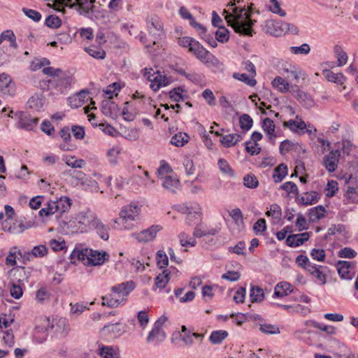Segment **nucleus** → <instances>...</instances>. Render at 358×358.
Returning a JSON list of instances; mask_svg holds the SVG:
<instances>
[{"label":"nucleus","instance_id":"1","mask_svg":"<svg viewBox=\"0 0 358 358\" xmlns=\"http://www.w3.org/2000/svg\"><path fill=\"white\" fill-rule=\"evenodd\" d=\"M227 6L229 9L224 10L223 15L228 26L240 35L252 36L255 22L251 18L253 4L250 3L248 7L245 5L236 6V0H230Z\"/></svg>","mask_w":358,"mask_h":358},{"label":"nucleus","instance_id":"2","mask_svg":"<svg viewBox=\"0 0 358 358\" xmlns=\"http://www.w3.org/2000/svg\"><path fill=\"white\" fill-rule=\"evenodd\" d=\"M136 285L132 280L126 281L111 287V293L101 296L103 306L115 308L127 300L126 297L134 289Z\"/></svg>","mask_w":358,"mask_h":358},{"label":"nucleus","instance_id":"3","mask_svg":"<svg viewBox=\"0 0 358 358\" xmlns=\"http://www.w3.org/2000/svg\"><path fill=\"white\" fill-rule=\"evenodd\" d=\"M178 43L180 46L187 48L189 52L194 54L201 60H206L213 57L198 41L189 36H183L178 38Z\"/></svg>","mask_w":358,"mask_h":358},{"label":"nucleus","instance_id":"4","mask_svg":"<svg viewBox=\"0 0 358 358\" xmlns=\"http://www.w3.org/2000/svg\"><path fill=\"white\" fill-rule=\"evenodd\" d=\"M77 220L80 223L84 225L91 224L96 230L100 238L106 241L109 238L110 227L108 225L103 224L99 219L94 217L91 211L81 213L78 215Z\"/></svg>","mask_w":358,"mask_h":358},{"label":"nucleus","instance_id":"5","mask_svg":"<svg viewBox=\"0 0 358 358\" xmlns=\"http://www.w3.org/2000/svg\"><path fill=\"white\" fill-rule=\"evenodd\" d=\"M95 0H55L60 7H78L80 14L90 15L94 12Z\"/></svg>","mask_w":358,"mask_h":358},{"label":"nucleus","instance_id":"6","mask_svg":"<svg viewBox=\"0 0 358 358\" xmlns=\"http://www.w3.org/2000/svg\"><path fill=\"white\" fill-rule=\"evenodd\" d=\"M143 76L150 82V87L155 92L170 83L167 76L162 74L159 70L154 71V69H145Z\"/></svg>","mask_w":358,"mask_h":358},{"label":"nucleus","instance_id":"7","mask_svg":"<svg viewBox=\"0 0 358 358\" xmlns=\"http://www.w3.org/2000/svg\"><path fill=\"white\" fill-rule=\"evenodd\" d=\"M44 75L53 79L58 86L68 87L73 81V76L69 71L63 72L61 69H42Z\"/></svg>","mask_w":358,"mask_h":358},{"label":"nucleus","instance_id":"8","mask_svg":"<svg viewBox=\"0 0 358 358\" xmlns=\"http://www.w3.org/2000/svg\"><path fill=\"white\" fill-rule=\"evenodd\" d=\"M148 31L154 38L153 45H157L156 40L164 36L163 26L157 16L148 17L146 19Z\"/></svg>","mask_w":358,"mask_h":358},{"label":"nucleus","instance_id":"9","mask_svg":"<svg viewBox=\"0 0 358 358\" xmlns=\"http://www.w3.org/2000/svg\"><path fill=\"white\" fill-rule=\"evenodd\" d=\"M355 262L338 261L336 265L339 276L344 280H352L355 275Z\"/></svg>","mask_w":358,"mask_h":358},{"label":"nucleus","instance_id":"10","mask_svg":"<svg viewBox=\"0 0 358 358\" xmlns=\"http://www.w3.org/2000/svg\"><path fill=\"white\" fill-rule=\"evenodd\" d=\"M285 22L281 20H268L265 22L264 31L266 33L275 36L285 34Z\"/></svg>","mask_w":358,"mask_h":358},{"label":"nucleus","instance_id":"11","mask_svg":"<svg viewBox=\"0 0 358 358\" xmlns=\"http://www.w3.org/2000/svg\"><path fill=\"white\" fill-rule=\"evenodd\" d=\"M292 96L306 108H311L315 103L310 94L302 91L297 85H294L291 88Z\"/></svg>","mask_w":358,"mask_h":358},{"label":"nucleus","instance_id":"12","mask_svg":"<svg viewBox=\"0 0 358 358\" xmlns=\"http://www.w3.org/2000/svg\"><path fill=\"white\" fill-rule=\"evenodd\" d=\"M162 229V227L161 225L154 224L138 234H134V236L140 243H147L153 241L156 238L157 232Z\"/></svg>","mask_w":358,"mask_h":358},{"label":"nucleus","instance_id":"13","mask_svg":"<svg viewBox=\"0 0 358 358\" xmlns=\"http://www.w3.org/2000/svg\"><path fill=\"white\" fill-rule=\"evenodd\" d=\"M343 189L345 191L344 203H358V185L352 184L351 180H346Z\"/></svg>","mask_w":358,"mask_h":358},{"label":"nucleus","instance_id":"14","mask_svg":"<svg viewBox=\"0 0 358 358\" xmlns=\"http://www.w3.org/2000/svg\"><path fill=\"white\" fill-rule=\"evenodd\" d=\"M10 275L13 282L24 285L27 282L31 272L24 266H16L10 271Z\"/></svg>","mask_w":358,"mask_h":358},{"label":"nucleus","instance_id":"15","mask_svg":"<svg viewBox=\"0 0 358 358\" xmlns=\"http://www.w3.org/2000/svg\"><path fill=\"white\" fill-rule=\"evenodd\" d=\"M0 89L4 94L14 96L15 93V83L6 73H0Z\"/></svg>","mask_w":358,"mask_h":358},{"label":"nucleus","instance_id":"16","mask_svg":"<svg viewBox=\"0 0 358 358\" xmlns=\"http://www.w3.org/2000/svg\"><path fill=\"white\" fill-rule=\"evenodd\" d=\"M19 118V127L27 131L33 130L38 122V117H32L25 112H21Z\"/></svg>","mask_w":358,"mask_h":358},{"label":"nucleus","instance_id":"17","mask_svg":"<svg viewBox=\"0 0 358 358\" xmlns=\"http://www.w3.org/2000/svg\"><path fill=\"white\" fill-rule=\"evenodd\" d=\"M52 201L57 219H59L64 213L69 211L71 206V200L67 196H62L59 199Z\"/></svg>","mask_w":358,"mask_h":358},{"label":"nucleus","instance_id":"18","mask_svg":"<svg viewBox=\"0 0 358 358\" xmlns=\"http://www.w3.org/2000/svg\"><path fill=\"white\" fill-rule=\"evenodd\" d=\"M341 152L338 150L331 151L324 157V166L329 172H334L338 166Z\"/></svg>","mask_w":358,"mask_h":358},{"label":"nucleus","instance_id":"19","mask_svg":"<svg viewBox=\"0 0 358 358\" xmlns=\"http://www.w3.org/2000/svg\"><path fill=\"white\" fill-rule=\"evenodd\" d=\"M140 208L136 205H127L124 206L120 213V220L125 222L128 220H134L138 216Z\"/></svg>","mask_w":358,"mask_h":358},{"label":"nucleus","instance_id":"20","mask_svg":"<svg viewBox=\"0 0 358 358\" xmlns=\"http://www.w3.org/2000/svg\"><path fill=\"white\" fill-rule=\"evenodd\" d=\"M101 111L105 116L115 118L119 114V108L112 100L105 99L101 101Z\"/></svg>","mask_w":358,"mask_h":358},{"label":"nucleus","instance_id":"21","mask_svg":"<svg viewBox=\"0 0 358 358\" xmlns=\"http://www.w3.org/2000/svg\"><path fill=\"white\" fill-rule=\"evenodd\" d=\"M320 199V194L315 192H306L303 195H298L296 201L304 206L313 205L318 201Z\"/></svg>","mask_w":358,"mask_h":358},{"label":"nucleus","instance_id":"22","mask_svg":"<svg viewBox=\"0 0 358 358\" xmlns=\"http://www.w3.org/2000/svg\"><path fill=\"white\" fill-rule=\"evenodd\" d=\"M44 103V96L41 94H34L29 99L27 106L33 110L40 111L43 108Z\"/></svg>","mask_w":358,"mask_h":358},{"label":"nucleus","instance_id":"23","mask_svg":"<svg viewBox=\"0 0 358 358\" xmlns=\"http://www.w3.org/2000/svg\"><path fill=\"white\" fill-rule=\"evenodd\" d=\"M109 259V255L103 251L99 252L98 250H92L90 255V262L94 266L102 265L106 261Z\"/></svg>","mask_w":358,"mask_h":358},{"label":"nucleus","instance_id":"24","mask_svg":"<svg viewBox=\"0 0 358 358\" xmlns=\"http://www.w3.org/2000/svg\"><path fill=\"white\" fill-rule=\"evenodd\" d=\"M293 292L294 290L292 289L290 283L287 282H280L275 287L273 296L278 298H281Z\"/></svg>","mask_w":358,"mask_h":358},{"label":"nucleus","instance_id":"25","mask_svg":"<svg viewBox=\"0 0 358 358\" xmlns=\"http://www.w3.org/2000/svg\"><path fill=\"white\" fill-rule=\"evenodd\" d=\"M91 252H92V249L85 248V249L80 250L78 248H75L72 251V252L70 255L71 262L74 263V262L73 260L75 259H77L78 260H80L82 262L87 260V264H90V255Z\"/></svg>","mask_w":358,"mask_h":358},{"label":"nucleus","instance_id":"26","mask_svg":"<svg viewBox=\"0 0 358 358\" xmlns=\"http://www.w3.org/2000/svg\"><path fill=\"white\" fill-rule=\"evenodd\" d=\"M87 90H83L77 93L74 96L69 97L68 101L71 108H77L83 106L85 99L88 95Z\"/></svg>","mask_w":358,"mask_h":358},{"label":"nucleus","instance_id":"27","mask_svg":"<svg viewBox=\"0 0 358 358\" xmlns=\"http://www.w3.org/2000/svg\"><path fill=\"white\" fill-rule=\"evenodd\" d=\"M242 139V135L239 134H230L222 136L220 138L221 144L225 148L234 146Z\"/></svg>","mask_w":358,"mask_h":358},{"label":"nucleus","instance_id":"28","mask_svg":"<svg viewBox=\"0 0 358 358\" xmlns=\"http://www.w3.org/2000/svg\"><path fill=\"white\" fill-rule=\"evenodd\" d=\"M326 209L322 206L319 205L309 210L308 217L310 222H315L325 217Z\"/></svg>","mask_w":358,"mask_h":358},{"label":"nucleus","instance_id":"29","mask_svg":"<svg viewBox=\"0 0 358 358\" xmlns=\"http://www.w3.org/2000/svg\"><path fill=\"white\" fill-rule=\"evenodd\" d=\"M162 186L171 193H176L179 188V180L173 176H166L163 178Z\"/></svg>","mask_w":358,"mask_h":358},{"label":"nucleus","instance_id":"30","mask_svg":"<svg viewBox=\"0 0 358 358\" xmlns=\"http://www.w3.org/2000/svg\"><path fill=\"white\" fill-rule=\"evenodd\" d=\"M183 92H187L182 87H178L172 89L169 94L173 101L178 103L189 99V96L187 94H183Z\"/></svg>","mask_w":358,"mask_h":358},{"label":"nucleus","instance_id":"31","mask_svg":"<svg viewBox=\"0 0 358 358\" xmlns=\"http://www.w3.org/2000/svg\"><path fill=\"white\" fill-rule=\"evenodd\" d=\"M86 52L96 59H103L106 57V52L101 45H91L85 48Z\"/></svg>","mask_w":358,"mask_h":358},{"label":"nucleus","instance_id":"32","mask_svg":"<svg viewBox=\"0 0 358 358\" xmlns=\"http://www.w3.org/2000/svg\"><path fill=\"white\" fill-rule=\"evenodd\" d=\"M324 76L331 82H334L338 84L343 83L345 80L344 76L341 73H334L331 69H325L323 70Z\"/></svg>","mask_w":358,"mask_h":358},{"label":"nucleus","instance_id":"33","mask_svg":"<svg viewBox=\"0 0 358 358\" xmlns=\"http://www.w3.org/2000/svg\"><path fill=\"white\" fill-rule=\"evenodd\" d=\"M306 326H312L321 331L326 332L329 335H333L336 334V328L333 326L325 325L322 323H319L314 320H308L305 322Z\"/></svg>","mask_w":358,"mask_h":358},{"label":"nucleus","instance_id":"34","mask_svg":"<svg viewBox=\"0 0 358 358\" xmlns=\"http://www.w3.org/2000/svg\"><path fill=\"white\" fill-rule=\"evenodd\" d=\"M171 271L165 269L155 278V285L159 289H163L166 287L170 280V274Z\"/></svg>","mask_w":358,"mask_h":358},{"label":"nucleus","instance_id":"35","mask_svg":"<svg viewBox=\"0 0 358 358\" xmlns=\"http://www.w3.org/2000/svg\"><path fill=\"white\" fill-rule=\"evenodd\" d=\"M287 78L291 81L299 83L300 80H303L306 78L305 73L301 69H294V70H289L286 69Z\"/></svg>","mask_w":358,"mask_h":358},{"label":"nucleus","instance_id":"36","mask_svg":"<svg viewBox=\"0 0 358 358\" xmlns=\"http://www.w3.org/2000/svg\"><path fill=\"white\" fill-rule=\"evenodd\" d=\"M272 85L281 93H285L289 90V83L282 77L277 76L272 81Z\"/></svg>","mask_w":358,"mask_h":358},{"label":"nucleus","instance_id":"37","mask_svg":"<svg viewBox=\"0 0 358 358\" xmlns=\"http://www.w3.org/2000/svg\"><path fill=\"white\" fill-rule=\"evenodd\" d=\"M48 248L43 245L34 246L30 252H27V259H30V257H43L48 254Z\"/></svg>","mask_w":358,"mask_h":358},{"label":"nucleus","instance_id":"38","mask_svg":"<svg viewBox=\"0 0 358 358\" xmlns=\"http://www.w3.org/2000/svg\"><path fill=\"white\" fill-rule=\"evenodd\" d=\"M285 127L289 128L293 132H297L299 130H304L306 128V124L304 121L300 120L299 122L294 120H289L283 123Z\"/></svg>","mask_w":358,"mask_h":358},{"label":"nucleus","instance_id":"39","mask_svg":"<svg viewBox=\"0 0 358 358\" xmlns=\"http://www.w3.org/2000/svg\"><path fill=\"white\" fill-rule=\"evenodd\" d=\"M218 232L216 229H210L209 230L204 229L201 224H197L194 228L193 235L196 238H201L207 235H215Z\"/></svg>","mask_w":358,"mask_h":358},{"label":"nucleus","instance_id":"40","mask_svg":"<svg viewBox=\"0 0 358 358\" xmlns=\"http://www.w3.org/2000/svg\"><path fill=\"white\" fill-rule=\"evenodd\" d=\"M189 136L185 133H178L172 136L171 143L177 147H182L189 141Z\"/></svg>","mask_w":358,"mask_h":358},{"label":"nucleus","instance_id":"41","mask_svg":"<svg viewBox=\"0 0 358 358\" xmlns=\"http://www.w3.org/2000/svg\"><path fill=\"white\" fill-rule=\"evenodd\" d=\"M287 174V166L284 164H280L274 169L273 178L275 182H280L283 180Z\"/></svg>","mask_w":358,"mask_h":358},{"label":"nucleus","instance_id":"42","mask_svg":"<svg viewBox=\"0 0 358 358\" xmlns=\"http://www.w3.org/2000/svg\"><path fill=\"white\" fill-rule=\"evenodd\" d=\"M252 303L261 302L264 299V293L262 288L259 287H252L250 294Z\"/></svg>","mask_w":358,"mask_h":358},{"label":"nucleus","instance_id":"43","mask_svg":"<svg viewBox=\"0 0 358 358\" xmlns=\"http://www.w3.org/2000/svg\"><path fill=\"white\" fill-rule=\"evenodd\" d=\"M275 124L273 121L266 117L263 120V124L262 128L264 131L269 136V138H275L276 137V135L275 134Z\"/></svg>","mask_w":358,"mask_h":358},{"label":"nucleus","instance_id":"44","mask_svg":"<svg viewBox=\"0 0 358 358\" xmlns=\"http://www.w3.org/2000/svg\"><path fill=\"white\" fill-rule=\"evenodd\" d=\"M45 25L51 29H58L62 27V20L56 15H48L45 20Z\"/></svg>","mask_w":358,"mask_h":358},{"label":"nucleus","instance_id":"45","mask_svg":"<svg viewBox=\"0 0 358 358\" xmlns=\"http://www.w3.org/2000/svg\"><path fill=\"white\" fill-rule=\"evenodd\" d=\"M215 40L224 43L229 41V31L224 27H219L218 30L215 32Z\"/></svg>","mask_w":358,"mask_h":358},{"label":"nucleus","instance_id":"46","mask_svg":"<svg viewBox=\"0 0 358 358\" xmlns=\"http://www.w3.org/2000/svg\"><path fill=\"white\" fill-rule=\"evenodd\" d=\"M334 53L337 58L338 66H344L347 63V61H348L347 53L339 45L334 46Z\"/></svg>","mask_w":358,"mask_h":358},{"label":"nucleus","instance_id":"47","mask_svg":"<svg viewBox=\"0 0 358 358\" xmlns=\"http://www.w3.org/2000/svg\"><path fill=\"white\" fill-rule=\"evenodd\" d=\"M227 336L228 333L226 331H215L211 333L209 340L213 344H220L227 338Z\"/></svg>","mask_w":358,"mask_h":358},{"label":"nucleus","instance_id":"48","mask_svg":"<svg viewBox=\"0 0 358 358\" xmlns=\"http://www.w3.org/2000/svg\"><path fill=\"white\" fill-rule=\"evenodd\" d=\"M166 337V335L165 332L162 330V329H152L150 333L148 334V336L147 337V342L150 343L155 339H157L159 341H162L165 339Z\"/></svg>","mask_w":358,"mask_h":358},{"label":"nucleus","instance_id":"49","mask_svg":"<svg viewBox=\"0 0 358 358\" xmlns=\"http://www.w3.org/2000/svg\"><path fill=\"white\" fill-rule=\"evenodd\" d=\"M99 354L104 358H120V354L111 346H102Z\"/></svg>","mask_w":358,"mask_h":358},{"label":"nucleus","instance_id":"50","mask_svg":"<svg viewBox=\"0 0 358 358\" xmlns=\"http://www.w3.org/2000/svg\"><path fill=\"white\" fill-rule=\"evenodd\" d=\"M38 214L41 217H48L52 215H56L53 201H50L48 202L47 204H45V206L39 210Z\"/></svg>","mask_w":358,"mask_h":358},{"label":"nucleus","instance_id":"51","mask_svg":"<svg viewBox=\"0 0 358 358\" xmlns=\"http://www.w3.org/2000/svg\"><path fill=\"white\" fill-rule=\"evenodd\" d=\"M243 185L248 188L255 189L258 187L259 181L254 174L249 173L243 177Z\"/></svg>","mask_w":358,"mask_h":358},{"label":"nucleus","instance_id":"52","mask_svg":"<svg viewBox=\"0 0 358 358\" xmlns=\"http://www.w3.org/2000/svg\"><path fill=\"white\" fill-rule=\"evenodd\" d=\"M239 124L241 128L243 130L247 131L251 129L253 124V120L249 115L243 114L239 117Z\"/></svg>","mask_w":358,"mask_h":358},{"label":"nucleus","instance_id":"53","mask_svg":"<svg viewBox=\"0 0 358 358\" xmlns=\"http://www.w3.org/2000/svg\"><path fill=\"white\" fill-rule=\"evenodd\" d=\"M268 8L273 13L278 14L281 17H284L286 15L285 11L281 8L278 0H269Z\"/></svg>","mask_w":358,"mask_h":358},{"label":"nucleus","instance_id":"54","mask_svg":"<svg viewBox=\"0 0 358 358\" xmlns=\"http://www.w3.org/2000/svg\"><path fill=\"white\" fill-rule=\"evenodd\" d=\"M201 208H198L196 210L192 211L191 210L187 214L186 217V223L188 225H193L196 224V222L201 220Z\"/></svg>","mask_w":358,"mask_h":358},{"label":"nucleus","instance_id":"55","mask_svg":"<svg viewBox=\"0 0 358 358\" xmlns=\"http://www.w3.org/2000/svg\"><path fill=\"white\" fill-rule=\"evenodd\" d=\"M157 264L159 268H166L169 264V258L166 252L163 250H159L156 256Z\"/></svg>","mask_w":358,"mask_h":358},{"label":"nucleus","instance_id":"56","mask_svg":"<svg viewBox=\"0 0 358 358\" xmlns=\"http://www.w3.org/2000/svg\"><path fill=\"white\" fill-rule=\"evenodd\" d=\"M259 330L264 333L267 334H280L279 328L271 324H259Z\"/></svg>","mask_w":358,"mask_h":358},{"label":"nucleus","instance_id":"57","mask_svg":"<svg viewBox=\"0 0 358 358\" xmlns=\"http://www.w3.org/2000/svg\"><path fill=\"white\" fill-rule=\"evenodd\" d=\"M235 79L239 80L249 86L253 87L256 85L257 82L253 78H250L246 73H235L233 74Z\"/></svg>","mask_w":358,"mask_h":358},{"label":"nucleus","instance_id":"58","mask_svg":"<svg viewBox=\"0 0 358 358\" xmlns=\"http://www.w3.org/2000/svg\"><path fill=\"white\" fill-rule=\"evenodd\" d=\"M286 244L289 247H298L303 243L299 234H292L287 237Z\"/></svg>","mask_w":358,"mask_h":358},{"label":"nucleus","instance_id":"59","mask_svg":"<svg viewBox=\"0 0 358 358\" xmlns=\"http://www.w3.org/2000/svg\"><path fill=\"white\" fill-rule=\"evenodd\" d=\"M22 12L27 17L36 22H39L42 17L41 14L38 11L34 9L23 8Z\"/></svg>","mask_w":358,"mask_h":358},{"label":"nucleus","instance_id":"60","mask_svg":"<svg viewBox=\"0 0 358 358\" xmlns=\"http://www.w3.org/2000/svg\"><path fill=\"white\" fill-rule=\"evenodd\" d=\"M229 215L238 226L243 223V213L239 208H234L229 211Z\"/></svg>","mask_w":358,"mask_h":358},{"label":"nucleus","instance_id":"61","mask_svg":"<svg viewBox=\"0 0 358 358\" xmlns=\"http://www.w3.org/2000/svg\"><path fill=\"white\" fill-rule=\"evenodd\" d=\"M199 36L201 38L206 41L210 47L216 48L217 46L216 40L214 39L213 34L208 33L207 29L201 32Z\"/></svg>","mask_w":358,"mask_h":358},{"label":"nucleus","instance_id":"62","mask_svg":"<svg viewBox=\"0 0 358 358\" xmlns=\"http://www.w3.org/2000/svg\"><path fill=\"white\" fill-rule=\"evenodd\" d=\"M280 189L286 191L288 194L294 193L296 196L299 195V189L296 185L293 182H286L280 186Z\"/></svg>","mask_w":358,"mask_h":358},{"label":"nucleus","instance_id":"63","mask_svg":"<svg viewBox=\"0 0 358 358\" xmlns=\"http://www.w3.org/2000/svg\"><path fill=\"white\" fill-rule=\"evenodd\" d=\"M291 52L295 55H306L309 53L310 48L308 44L303 43L301 46H292L290 48Z\"/></svg>","mask_w":358,"mask_h":358},{"label":"nucleus","instance_id":"64","mask_svg":"<svg viewBox=\"0 0 358 358\" xmlns=\"http://www.w3.org/2000/svg\"><path fill=\"white\" fill-rule=\"evenodd\" d=\"M267 216H273L275 218L280 219L282 216V210L279 205L273 203L270 206V210L266 213Z\"/></svg>","mask_w":358,"mask_h":358}]
</instances>
